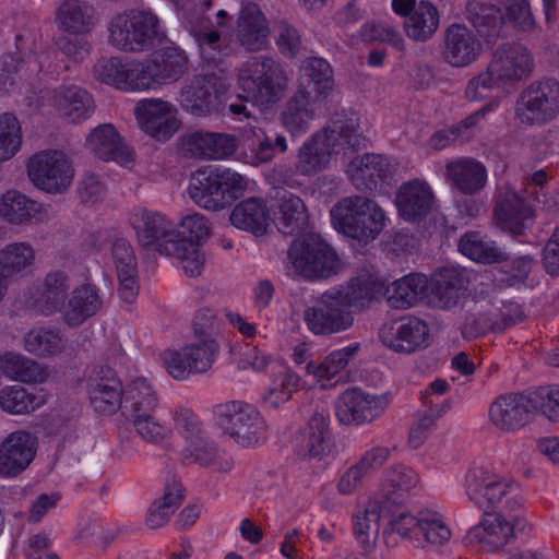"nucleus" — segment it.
Returning a JSON list of instances; mask_svg holds the SVG:
<instances>
[{"label":"nucleus","instance_id":"nucleus-18","mask_svg":"<svg viewBox=\"0 0 559 559\" xmlns=\"http://www.w3.org/2000/svg\"><path fill=\"white\" fill-rule=\"evenodd\" d=\"M429 304L440 310H452L467 298V281L463 270L443 267L428 280Z\"/></svg>","mask_w":559,"mask_h":559},{"label":"nucleus","instance_id":"nucleus-46","mask_svg":"<svg viewBox=\"0 0 559 559\" xmlns=\"http://www.w3.org/2000/svg\"><path fill=\"white\" fill-rule=\"evenodd\" d=\"M302 71L307 78L306 83L299 87L310 90V93L324 99L334 87L333 69L323 58L312 57L305 61Z\"/></svg>","mask_w":559,"mask_h":559},{"label":"nucleus","instance_id":"nucleus-43","mask_svg":"<svg viewBox=\"0 0 559 559\" xmlns=\"http://www.w3.org/2000/svg\"><path fill=\"white\" fill-rule=\"evenodd\" d=\"M94 8L80 0H66L57 11L56 21L60 28L70 34L88 32L94 22Z\"/></svg>","mask_w":559,"mask_h":559},{"label":"nucleus","instance_id":"nucleus-9","mask_svg":"<svg viewBox=\"0 0 559 559\" xmlns=\"http://www.w3.org/2000/svg\"><path fill=\"white\" fill-rule=\"evenodd\" d=\"M158 17L147 11L131 10L118 14L108 26L109 43L123 51L140 52L159 44L164 33Z\"/></svg>","mask_w":559,"mask_h":559},{"label":"nucleus","instance_id":"nucleus-29","mask_svg":"<svg viewBox=\"0 0 559 559\" xmlns=\"http://www.w3.org/2000/svg\"><path fill=\"white\" fill-rule=\"evenodd\" d=\"M320 100L322 99L311 94L310 90L298 87L281 112L283 126L292 134H300L308 131L316 116L314 106Z\"/></svg>","mask_w":559,"mask_h":559},{"label":"nucleus","instance_id":"nucleus-62","mask_svg":"<svg viewBox=\"0 0 559 559\" xmlns=\"http://www.w3.org/2000/svg\"><path fill=\"white\" fill-rule=\"evenodd\" d=\"M126 76L124 91L148 90L160 84L151 60L146 63H128Z\"/></svg>","mask_w":559,"mask_h":559},{"label":"nucleus","instance_id":"nucleus-52","mask_svg":"<svg viewBox=\"0 0 559 559\" xmlns=\"http://www.w3.org/2000/svg\"><path fill=\"white\" fill-rule=\"evenodd\" d=\"M360 347V343H353L330 353L320 364L310 361L306 366L307 372L318 378L331 379L347 367L349 361L358 354Z\"/></svg>","mask_w":559,"mask_h":559},{"label":"nucleus","instance_id":"nucleus-24","mask_svg":"<svg viewBox=\"0 0 559 559\" xmlns=\"http://www.w3.org/2000/svg\"><path fill=\"white\" fill-rule=\"evenodd\" d=\"M435 195L428 183L418 179L402 185L395 195L400 216L412 223H419L430 213Z\"/></svg>","mask_w":559,"mask_h":559},{"label":"nucleus","instance_id":"nucleus-55","mask_svg":"<svg viewBox=\"0 0 559 559\" xmlns=\"http://www.w3.org/2000/svg\"><path fill=\"white\" fill-rule=\"evenodd\" d=\"M69 289L70 280L64 272L55 271L47 274L41 296L47 313L60 310L64 306Z\"/></svg>","mask_w":559,"mask_h":559},{"label":"nucleus","instance_id":"nucleus-31","mask_svg":"<svg viewBox=\"0 0 559 559\" xmlns=\"http://www.w3.org/2000/svg\"><path fill=\"white\" fill-rule=\"evenodd\" d=\"M347 174L357 190L372 191L388 179L390 167L383 156L365 154L349 163Z\"/></svg>","mask_w":559,"mask_h":559},{"label":"nucleus","instance_id":"nucleus-21","mask_svg":"<svg viewBox=\"0 0 559 559\" xmlns=\"http://www.w3.org/2000/svg\"><path fill=\"white\" fill-rule=\"evenodd\" d=\"M481 52L476 35L463 24H451L443 33L442 59L452 67L462 68L473 63Z\"/></svg>","mask_w":559,"mask_h":559},{"label":"nucleus","instance_id":"nucleus-53","mask_svg":"<svg viewBox=\"0 0 559 559\" xmlns=\"http://www.w3.org/2000/svg\"><path fill=\"white\" fill-rule=\"evenodd\" d=\"M39 405L40 399L21 385L5 386L0 391V406L7 413L28 414Z\"/></svg>","mask_w":559,"mask_h":559},{"label":"nucleus","instance_id":"nucleus-56","mask_svg":"<svg viewBox=\"0 0 559 559\" xmlns=\"http://www.w3.org/2000/svg\"><path fill=\"white\" fill-rule=\"evenodd\" d=\"M22 143L21 124L17 118L4 112L0 115V162L12 158Z\"/></svg>","mask_w":559,"mask_h":559},{"label":"nucleus","instance_id":"nucleus-50","mask_svg":"<svg viewBox=\"0 0 559 559\" xmlns=\"http://www.w3.org/2000/svg\"><path fill=\"white\" fill-rule=\"evenodd\" d=\"M35 261V251L28 242H12L0 250V273L12 278L31 267Z\"/></svg>","mask_w":559,"mask_h":559},{"label":"nucleus","instance_id":"nucleus-34","mask_svg":"<svg viewBox=\"0 0 559 559\" xmlns=\"http://www.w3.org/2000/svg\"><path fill=\"white\" fill-rule=\"evenodd\" d=\"M275 224L283 235L304 231L309 225V213L305 202L290 192H283L277 198Z\"/></svg>","mask_w":559,"mask_h":559},{"label":"nucleus","instance_id":"nucleus-3","mask_svg":"<svg viewBox=\"0 0 559 559\" xmlns=\"http://www.w3.org/2000/svg\"><path fill=\"white\" fill-rule=\"evenodd\" d=\"M131 225L143 248H154L162 255L179 260L190 277L201 275L205 259L198 253L191 242L179 239L174 224L164 215L139 209L131 216Z\"/></svg>","mask_w":559,"mask_h":559},{"label":"nucleus","instance_id":"nucleus-23","mask_svg":"<svg viewBox=\"0 0 559 559\" xmlns=\"http://www.w3.org/2000/svg\"><path fill=\"white\" fill-rule=\"evenodd\" d=\"M35 454V437L24 430L10 433L0 444V475L17 476L28 467Z\"/></svg>","mask_w":559,"mask_h":559},{"label":"nucleus","instance_id":"nucleus-17","mask_svg":"<svg viewBox=\"0 0 559 559\" xmlns=\"http://www.w3.org/2000/svg\"><path fill=\"white\" fill-rule=\"evenodd\" d=\"M177 108L160 98L142 99L136 104L135 115L141 129L158 141H167L179 129Z\"/></svg>","mask_w":559,"mask_h":559},{"label":"nucleus","instance_id":"nucleus-45","mask_svg":"<svg viewBox=\"0 0 559 559\" xmlns=\"http://www.w3.org/2000/svg\"><path fill=\"white\" fill-rule=\"evenodd\" d=\"M460 251L469 259L485 263H501L509 260V253L492 240H485L477 233L465 234L459 242Z\"/></svg>","mask_w":559,"mask_h":559},{"label":"nucleus","instance_id":"nucleus-42","mask_svg":"<svg viewBox=\"0 0 559 559\" xmlns=\"http://www.w3.org/2000/svg\"><path fill=\"white\" fill-rule=\"evenodd\" d=\"M417 483V474L412 468L402 464L392 466L382 485L384 500L380 503L385 507L403 503Z\"/></svg>","mask_w":559,"mask_h":559},{"label":"nucleus","instance_id":"nucleus-6","mask_svg":"<svg viewBox=\"0 0 559 559\" xmlns=\"http://www.w3.org/2000/svg\"><path fill=\"white\" fill-rule=\"evenodd\" d=\"M214 319L210 310L199 312L193 322L195 340L179 350L164 354L167 370L174 379L185 380L191 373H203L212 367L218 352V345L212 337Z\"/></svg>","mask_w":559,"mask_h":559},{"label":"nucleus","instance_id":"nucleus-36","mask_svg":"<svg viewBox=\"0 0 559 559\" xmlns=\"http://www.w3.org/2000/svg\"><path fill=\"white\" fill-rule=\"evenodd\" d=\"M269 209L260 198H248L238 203L229 215L230 223L238 229L255 236L266 233L269 226Z\"/></svg>","mask_w":559,"mask_h":559},{"label":"nucleus","instance_id":"nucleus-2","mask_svg":"<svg viewBox=\"0 0 559 559\" xmlns=\"http://www.w3.org/2000/svg\"><path fill=\"white\" fill-rule=\"evenodd\" d=\"M359 116L353 110H341L322 130L313 133L298 150L296 171L311 177L328 167L333 154L346 148H366L368 139L360 130Z\"/></svg>","mask_w":559,"mask_h":559},{"label":"nucleus","instance_id":"nucleus-8","mask_svg":"<svg viewBox=\"0 0 559 559\" xmlns=\"http://www.w3.org/2000/svg\"><path fill=\"white\" fill-rule=\"evenodd\" d=\"M247 188V181L240 174L229 168L203 167L190 178L188 192L199 206L218 211L240 198Z\"/></svg>","mask_w":559,"mask_h":559},{"label":"nucleus","instance_id":"nucleus-37","mask_svg":"<svg viewBox=\"0 0 559 559\" xmlns=\"http://www.w3.org/2000/svg\"><path fill=\"white\" fill-rule=\"evenodd\" d=\"M103 300L98 290L92 285H82L72 292L64 310V322L72 328L84 323L102 308Z\"/></svg>","mask_w":559,"mask_h":559},{"label":"nucleus","instance_id":"nucleus-5","mask_svg":"<svg viewBox=\"0 0 559 559\" xmlns=\"http://www.w3.org/2000/svg\"><path fill=\"white\" fill-rule=\"evenodd\" d=\"M334 228L344 236L368 245L383 231L389 221L384 210L377 201L352 195L338 200L331 209Z\"/></svg>","mask_w":559,"mask_h":559},{"label":"nucleus","instance_id":"nucleus-59","mask_svg":"<svg viewBox=\"0 0 559 559\" xmlns=\"http://www.w3.org/2000/svg\"><path fill=\"white\" fill-rule=\"evenodd\" d=\"M177 233L180 240L191 242L197 248L198 253L204 259V254L199 246L211 234V225L204 215L193 213L185 216L181 221V231Z\"/></svg>","mask_w":559,"mask_h":559},{"label":"nucleus","instance_id":"nucleus-39","mask_svg":"<svg viewBox=\"0 0 559 559\" xmlns=\"http://www.w3.org/2000/svg\"><path fill=\"white\" fill-rule=\"evenodd\" d=\"M157 408L156 392L145 379L140 378L129 384L123 399V414L128 420L157 413Z\"/></svg>","mask_w":559,"mask_h":559},{"label":"nucleus","instance_id":"nucleus-13","mask_svg":"<svg viewBox=\"0 0 559 559\" xmlns=\"http://www.w3.org/2000/svg\"><path fill=\"white\" fill-rule=\"evenodd\" d=\"M27 174L32 182L49 193H62L72 182L74 169L61 151H43L29 158Z\"/></svg>","mask_w":559,"mask_h":559},{"label":"nucleus","instance_id":"nucleus-12","mask_svg":"<svg viewBox=\"0 0 559 559\" xmlns=\"http://www.w3.org/2000/svg\"><path fill=\"white\" fill-rule=\"evenodd\" d=\"M515 117L524 124H544L559 114V82L546 79L531 83L515 102Z\"/></svg>","mask_w":559,"mask_h":559},{"label":"nucleus","instance_id":"nucleus-15","mask_svg":"<svg viewBox=\"0 0 559 559\" xmlns=\"http://www.w3.org/2000/svg\"><path fill=\"white\" fill-rule=\"evenodd\" d=\"M388 393L373 395L358 388L344 391L335 404V414L343 425H362L379 418L390 405Z\"/></svg>","mask_w":559,"mask_h":559},{"label":"nucleus","instance_id":"nucleus-51","mask_svg":"<svg viewBox=\"0 0 559 559\" xmlns=\"http://www.w3.org/2000/svg\"><path fill=\"white\" fill-rule=\"evenodd\" d=\"M388 507L380 502H370L364 510L362 515L355 516L354 533L366 552L374 546L380 531V519Z\"/></svg>","mask_w":559,"mask_h":559},{"label":"nucleus","instance_id":"nucleus-33","mask_svg":"<svg viewBox=\"0 0 559 559\" xmlns=\"http://www.w3.org/2000/svg\"><path fill=\"white\" fill-rule=\"evenodd\" d=\"M53 106L63 118L78 122L94 111L92 95L78 85L60 86L52 97Z\"/></svg>","mask_w":559,"mask_h":559},{"label":"nucleus","instance_id":"nucleus-54","mask_svg":"<svg viewBox=\"0 0 559 559\" xmlns=\"http://www.w3.org/2000/svg\"><path fill=\"white\" fill-rule=\"evenodd\" d=\"M255 142L252 147L251 163L259 165L271 162L278 153H285L288 148L287 140L277 132H265L259 129L254 132Z\"/></svg>","mask_w":559,"mask_h":559},{"label":"nucleus","instance_id":"nucleus-32","mask_svg":"<svg viewBox=\"0 0 559 559\" xmlns=\"http://www.w3.org/2000/svg\"><path fill=\"white\" fill-rule=\"evenodd\" d=\"M183 499L185 488L181 481L175 476L167 478L163 496L155 499L147 510L145 524L152 530L163 527L180 508Z\"/></svg>","mask_w":559,"mask_h":559},{"label":"nucleus","instance_id":"nucleus-57","mask_svg":"<svg viewBox=\"0 0 559 559\" xmlns=\"http://www.w3.org/2000/svg\"><path fill=\"white\" fill-rule=\"evenodd\" d=\"M419 534L432 545H444L451 538V531L442 515L428 509L419 511Z\"/></svg>","mask_w":559,"mask_h":559},{"label":"nucleus","instance_id":"nucleus-60","mask_svg":"<svg viewBox=\"0 0 559 559\" xmlns=\"http://www.w3.org/2000/svg\"><path fill=\"white\" fill-rule=\"evenodd\" d=\"M181 455L182 462L187 465L197 463L201 466H210L211 461L217 456V448L214 442L200 436L187 442Z\"/></svg>","mask_w":559,"mask_h":559},{"label":"nucleus","instance_id":"nucleus-35","mask_svg":"<svg viewBox=\"0 0 559 559\" xmlns=\"http://www.w3.org/2000/svg\"><path fill=\"white\" fill-rule=\"evenodd\" d=\"M265 19L254 4L246 5L237 23V40L247 51H258L267 44Z\"/></svg>","mask_w":559,"mask_h":559},{"label":"nucleus","instance_id":"nucleus-20","mask_svg":"<svg viewBox=\"0 0 559 559\" xmlns=\"http://www.w3.org/2000/svg\"><path fill=\"white\" fill-rule=\"evenodd\" d=\"M328 417L323 411H316L299 430L294 441V450L299 457L321 459L331 451L333 437Z\"/></svg>","mask_w":559,"mask_h":559},{"label":"nucleus","instance_id":"nucleus-58","mask_svg":"<svg viewBox=\"0 0 559 559\" xmlns=\"http://www.w3.org/2000/svg\"><path fill=\"white\" fill-rule=\"evenodd\" d=\"M128 63L118 57L100 58L94 66V76L97 81L124 90Z\"/></svg>","mask_w":559,"mask_h":559},{"label":"nucleus","instance_id":"nucleus-25","mask_svg":"<svg viewBox=\"0 0 559 559\" xmlns=\"http://www.w3.org/2000/svg\"><path fill=\"white\" fill-rule=\"evenodd\" d=\"M179 102L182 107L194 116H205L216 110L219 98L216 78L213 75H195L180 90Z\"/></svg>","mask_w":559,"mask_h":559},{"label":"nucleus","instance_id":"nucleus-1","mask_svg":"<svg viewBox=\"0 0 559 559\" xmlns=\"http://www.w3.org/2000/svg\"><path fill=\"white\" fill-rule=\"evenodd\" d=\"M384 293L378 278L361 274L318 297L304 311V321L316 335L330 336L344 332L354 324L353 309L360 310Z\"/></svg>","mask_w":559,"mask_h":559},{"label":"nucleus","instance_id":"nucleus-40","mask_svg":"<svg viewBox=\"0 0 559 559\" xmlns=\"http://www.w3.org/2000/svg\"><path fill=\"white\" fill-rule=\"evenodd\" d=\"M466 19L488 43L499 36L503 25V15L498 7L476 0L467 1Z\"/></svg>","mask_w":559,"mask_h":559},{"label":"nucleus","instance_id":"nucleus-22","mask_svg":"<svg viewBox=\"0 0 559 559\" xmlns=\"http://www.w3.org/2000/svg\"><path fill=\"white\" fill-rule=\"evenodd\" d=\"M488 66L506 83L526 78L532 72L534 62L526 47L518 43H504L495 50Z\"/></svg>","mask_w":559,"mask_h":559},{"label":"nucleus","instance_id":"nucleus-41","mask_svg":"<svg viewBox=\"0 0 559 559\" xmlns=\"http://www.w3.org/2000/svg\"><path fill=\"white\" fill-rule=\"evenodd\" d=\"M151 62L160 84L178 81L189 69L186 52L173 46L155 51Z\"/></svg>","mask_w":559,"mask_h":559},{"label":"nucleus","instance_id":"nucleus-64","mask_svg":"<svg viewBox=\"0 0 559 559\" xmlns=\"http://www.w3.org/2000/svg\"><path fill=\"white\" fill-rule=\"evenodd\" d=\"M129 421L138 436L145 442L157 444L167 437L168 430L160 424L157 413L139 416Z\"/></svg>","mask_w":559,"mask_h":559},{"label":"nucleus","instance_id":"nucleus-30","mask_svg":"<svg viewBox=\"0 0 559 559\" xmlns=\"http://www.w3.org/2000/svg\"><path fill=\"white\" fill-rule=\"evenodd\" d=\"M100 372L103 374L98 378L90 379V400L96 412L112 414L119 407L123 408L122 383L111 369H102Z\"/></svg>","mask_w":559,"mask_h":559},{"label":"nucleus","instance_id":"nucleus-27","mask_svg":"<svg viewBox=\"0 0 559 559\" xmlns=\"http://www.w3.org/2000/svg\"><path fill=\"white\" fill-rule=\"evenodd\" d=\"M87 148L99 159L114 160L122 166L133 162V152L127 146L112 124H100L86 139Z\"/></svg>","mask_w":559,"mask_h":559},{"label":"nucleus","instance_id":"nucleus-4","mask_svg":"<svg viewBox=\"0 0 559 559\" xmlns=\"http://www.w3.org/2000/svg\"><path fill=\"white\" fill-rule=\"evenodd\" d=\"M343 267L335 248L321 235L310 233L295 238L287 249V274L306 282H319L337 275Z\"/></svg>","mask_w":559,"mask_h":559},{"label":"nucleus","instance_id":"nucleus-28","mask_svg":"<svg viewBox=\"0 0 559 559\" xmlns=\"http://www.w3.org/2000/svg\"><path fill=\"white\" fill-rule=\"evenodd\" d=\"M447 178L453 190L464 195L479 193L487 182V169L473 158H460L445 166Z\"/></svg>","mask_w":559,"mask_h":559},{"label":"nucleus","instance_id":"nucleus-61","mask_svg":"<svg viewBox=\"0 0 559 559\" xmlns=\"http://www.w3.org/2000/svg\"><path fill=\"white\" fill-rule=\"evenodd\" d=\"M504 8L507 19L515 28L522 32H532L536 27V21L527 0H500Z\"/></svg>","mask_w":559,"mask_h":559},{"label":"nucleus","instance_id":"nucleus-16","mask_svg":"<svg viewBox=\"0 0 559 559\" xmlns=\"http://www.w3.org/2000/svg\"><path fill=\"white\" fill-rule=\"evenodd\" d=\"M492 425L501 431H518L535 418L533 393H509L498 396L489 408Z\"/></svg>","mask_w":559,"mask_h":559},{"label":"nucleus","instance_id":"nucleus-26","mask_svg":"<svg viewBox=\"0 0 559 559\" xmlns=\"http://www.w3.org/2000/svg\"><path fill=\"white\" fill-rule=\"evenodd\" d=\"M428 332L424 321L412 317L395 321L389 331H381L380 337L394 352L411 354L427 345Z\"/></svg>","mask_w":559,"mask_h":559},{"label":"nucleus","instance_id":"nucleus-44","mask_svg":"<svg viewBox=\"0 0 559 559\" xmlns=\"http://www.w3.org/2000/svg\"><path fill=\"white\" fill-rule=\"evenodd\" d=\"M440 16L437 8L427 1H420L416 10L404 21V29L408 38L426 41L437 32Z\"/></svg>","mask_w":559,"mask_h":559},{"label":"nucleus","instance_id":"nucleus-49","mask_svg":"<svg viewBox=\"0 0 559 559\" xmlns=\"http://www.w3.org/2000/svg\"><path fill=\"white\" fill-rule=\"evenodd\" d=\"M0 368L5 376L21 382L37 383L46 378V372L38 362L11 352L0 355Z\"/></svg>","mask_w":559,"mask_h":559},{"label":"nucleus","instance_id":"nucleus-7","mask_svg":"<svg viewBox=\"0 0 559 559\" xmlns=\"http://www.w3.org/2000/svg\"><path fill=\"white\" fill-rule=\"evenodd\" d=\"M237 80L243 98L263 107L276 104L288 86L283 67L265 55L248 58L238 69Z\"/></svg>","mask_w":559,"mask_h":559},{"label":"nucleus","instance_id":"nucleus-47","mask_svg":"<svg viewBox=\"0 0 559 559\" xmlns=\"http://www.w3.org/2000/svg\"><path fill=\"white\" fill-rule=\"evenodd\" d=\"M67 341L60 330L34 328L24 335L25 349L38 357H50L61 354Z\"/></svg>","mask_w":559,"mask_h":559},{"label":"nucleus","instance_id":"nucleus-38","mask_svg":"<svg viewBox=\"0 0 559 559\" xmlns=\"http://www.w3.org/2000/svg\"><path fill=\"white\" fill-rule=\"evenodd\" d=\"M391 307L406 309L427 297L428 278L423 274H408L392 283L386 289Z\"/></svg>","mask_w":559,"mask_h":559},{"label":"nucleus","instance_id":"nucleus-14","mask_svg":"<svg viewBox=\"0 0 559 559\" xmlns=\"http://www.w3.org/2000/svg\"><path fill=\"white\" fill-rule=\"evenodd\" d=\"M493 216L497 226L513 236H523L535 217L528 189L515 191L510 186L500 188L496 195Z\"/></svg>","mask_w":559,"mask_h":559},{"label":"nucleus","instance_id":"nucleus-10","mask_svg":"<svg viewBox=\"0 0 559 559\" xmlns=\"http://www.w3.org/2000/svg\"><path fill=\"white\" fill-rule=\"evenodd\" d=\"M213 413L224 433L237 444L257 447L265 439V421L253 405L243 401H227L215 405Z\"/></svg>","mask_w":559,"mask_h":559},{"label":"nucleus","instance_id":"nucleus-63","mask_svg":"<svg viewBox=\"0 0 559 559\" xmlns=\"http://www.w3.org/2000/svg\"><path fill=\"white\" fill-rule=\"evenodd\" d=\"M533 393L535 415L540 413L551 421L559 420V385L542 386Z\"/></svg>","mask_w":559,"mask_h":559},{"label":"nucleus","instance_id":"nucleus-19","mask_svg":"<svg viewBox=\"0 0 559 559\" xmlns=\"http://www.w3.org/2000/svg\"><path fill=\"white\" fill-rule=\"evenodd\" d=\"M511 514L496 513L492 518L484 519L468 531L466 539L490 552L501 549L514 537L515 527L523 528L520 515Z\"/></svg>","mask_w":559,"mask_h":559},{"label":"nucleus","instance_id":"nucleus-11","mask_svg":"<svg viewBox=\"0 0 559 559\" xmlns=\"http://www.w3.org/2000/svg\"><path fill=\"white\" fill-rule=\"evenodd\" d=\"M466 493L485 514L513 513L521 508L511 486L500 476L483 467H476L466 474Z\"/></svg>","mask_w":559,"mask_h":559},{"label":"nucleus","instance_id":"nucleus-48","mask_svg":"<svg viewBox=\"0 0 559 559\" xmlns=\"http://www.w3.org/2000/svg\"><path fill=\"white\" fill-rule=\"evenodd\" d=\"M38 204L25 194L11 190L0 201V216L10 224L29 223L38 213Z\"/></svg>","mask_w":559,"mask_h":559}]
</instances>
